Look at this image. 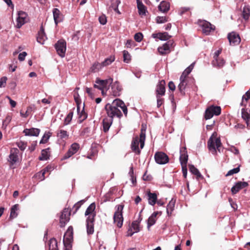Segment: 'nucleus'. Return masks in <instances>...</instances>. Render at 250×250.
<instances>
[{
	"instance_id": "obj_59",
	"label": "nucleus",
	"mask_w": 250,
	"mask_h": 250,
	"mask_svg": "<svg viewBox=\"0 0 250 250\" xmlns=\"http://www.w3.org/2000/svg\"><path fill=\"white\" fill-rule=\"evenodd\" d=\"M99 21L101 24L104 25L106 23V18L105 15H102L99 18Z\"/></svg>"
},
{
	"instance_id": "obj_6",
	"label": "nucleus",
	"mask_w": 250,
	"mask_h": 250,
	"mask_svg": "<svg viewBox=\"0 0 250 250\" xmlns=\"http://www.w3.org/2000/svg\"><path fill=\"white\" fill-rule=\"evenodd\" d=\"M55 48L58 55L63 58L65 56L66 49V43L62 40H59L55 45Z\"/></svg>"
},
{
	"instance_id": "obj_36",
	"label": "nucleus",
	"mask_w": 250,
	"mask_h": 250,
	"mask_svg": "<svg viewBox=\"0 0 250 250\" xmlns=\"http://www.w3.org/2000/svg\"><path fill=\"white\" fill-rule=\"evenodd\" d=\"M180 83L178 85V89L181 93H183L185 89L186 86L187 84V80L185 79H181L180 78Z\"/></svg>"
},
{
	"instance_id": "obj_9",
	"label": "nucleus",
	"mask_w": 250,
	"mask_h": 250,
	"mask_svg": "<svg viewBox=\"0 0 250 250\" xmlns=\"http://www.w3.org/2000/svg\"><path fill=\"white\" fill-rule=\"evenodd\" d=\"M154 158L156 162L160 165H164L168 163L169 158L167 155L162 152H157L155 154Z\"/></svg>"
},
{
	"instance_id": "obj_34",
	"label": "nucleus",
	"mask_w": 250,
	"mask_h": 250,
	"mask_svg": "<svg viewBox=\"0 0 250 250\" xmlns=\"http://www.w3.org/2000/svg\"><path fill=\"white\" fill-rule=\"evenodd\" d=\"M136 1L139 14L143 15H145L146 11L145 6L140 0H136Z\"/></svg>"
},
{
	"instance_id": "obj_19",
	"label": "nucleus",
	"mask_w": 250,
	"mask_h": 250,
	"mask_svg": "<svg viewBox=\"0 0 250 250\" xmlns=\"http://www.w3.org/2000/svg\"><path fill=\"white\" fill-rule=\"evenodd\" d=\"M73 240V230L71 227H69L65 233L63 237V242L71 243Z\"/></svg>"
},
{
	"instance_id": "obj_26",
	"label": "nucleus",
	"mask_w": 250,
	"mask_h": 250,
	"mask_svg": "<svg viewBox=\"0 0 250 250\" xmlns=\"http://www.w3.org/2000/svg\"><path fill=\"white\" fill-rule=\"evenodd\" d=\"M142 220V218L139 217L137 220L132 222L131 227L130 229H132L135 232H138L140 231V223Z\"/></svg>"
},
{
	"instance_id": "obj_29",
	"label": "nucleus",
	"mask_w": 250,
	"mask_h": 250,
	"mask_svg": "<svg viewBox=\"0 0 250 250\" xmlns=\"http://www.w3.org/2000/svg\"><path fill=\"white\" fill-rule=\"evenodd\" d=\"M57 136L61 139L66 140L68 138L69 134L67 131L62 129L60 127L57 132Z\"/></svg>"
},
{
	"instance_id": "obj_7",
	"label": "nucleus",
	"mask_w": 250,
	"mask_h": 250,
	"mask_svg": "<svg viewBox=\"0 0 250 250\" xmlns=\"http://www.w3.org/2000/svg\"><path fill=\"white\" fill-rule=\"evenodd\" d=\"M112 82L113 79L111 78L104 80L97 79L95 82L96 83L94 84V87L102 90V93L104 94V89L106 87L107 84H111Z\"/></svg>"
},
{
	"instance_id": "obj_43",
	"label": "nucleus",
	"mask_w": 250,
	"mask_h": 250,
	"mask_svg": "<svg viewBox=\"0 0 250 250\" xmlns=\"http://www.w3.org/2000/svg\"><path fill=\"white\" fill-rule=\"evenodd\" d=\"M73 115V112L71 111L70 112L68 115L65 117L64 122H63V125H68L71 121L72 117Z\"/></svg>"
},
{
	"instance_id": "obj_21",
	"label": "nucleus",
	"mask_w": 250,
	"mask_h": 250,
	"mask_svg": "<svg viewBox=\"0 0 250 250\" xmlns=\"http://www.w3.org/2000/svg\"><path fill=\"white\" fill-rule=\"evenodd\" d=\"M181 149V155L180 156V161L182 166H187V164L188 160V155L187 152H185V148H183Z\"/></svg>"
},
{
	"instance_id": "obj_35",
	"label": "nucleus",
	"mask_w": 250,
	"mask_h": 250,
	"mask_svg": "<svg viewBox=\"0 0 250 250\" xmlns=\"http://www.w3.org/2000/svg\"><path fill=\"white\" fill-rule=\"evenodd\" d=\"M48 245L49 250H58L57 242L55 238L50 239Z\"/></svg>"
},
{
	"instance_id": "obj_38",
	"label": "nucleus",
	"mask_w": 250,
	"mask_h": 250,
	"mask_svg": "<svg viewBox=\"0 0 250 250\" xmlns=\"http://www.w3.org/2000/svg\"><path fill=\"white\" fill-rule=\"evenodd\" d=\"M49 150V148L44 149L42 150L41 156L39 157V160H46L49 158V154L48 153V151Z\"/></svg>"
},
{
	"instance_id": "obj_61",
	"label": "nucleus",
	"mask_w": 250,
	"mask_h": 250,
	"mask_svg": "<svg viewBox=\"0 0 250 250\" xmlns=\"http://www.w3.org/2000/svg\"><path fill=\"white\" fill-rule=\"evenodd\" d=\"M73 154H74V153L70 149H69L67 153L63 156V159H68Z\"/></svg>"
},
{
	"instance_id": "obj_37",
	"label": "nucleus",
	"mask_w": 250,
	"mask_h": 250,
	"mask_svg": "<svg viewBox=\"0 0 250 250\" xmlns=\"http://www.w3.org/2000/svg\"><path fill=\"white\" fill-rule=\"evenodd\" d=\"M189 169L191 173L196 176L197 179L202 177V175L199 171L198 169L196 168L193 165H189Z\"/></svg>"
},
{
	"instance_id": "obj_16",
	"label": "nucleus",
	"mask_w": 250,
	"mask_h": 250,
	"mask_svg": "<svg viewBox=\"0 0 250 250\" xmlns=\"http://www.w3.org/2000/svg\"><path fill=\"white\" fill-rule=\"evenodd\" d=\"M122 88L118 82H115L111 85V93L115 97L119 96Z\"/></svg>"
},
{
	"instance_id": "obj_17",
	"label": "nucleus",
	"mask_w": 250,
	"mask_h": 250,
	"mask_svg": "<svg viewBox=\"0 0 250 250\" xmlns=\"http://www.w3.org/2000/svg\"><path fill=\"white\" fill-rule=\"evenodd\" d=\"M172 43L169 41L165 43L162 46L159 47L158 50L161 55H165L169 52L170 47L172 46Z\"/></svg>"
},
{
	"instance_id": "obj_56",
	"label": "nucleus",
	"mask_w": 250,
	"mask_h": 250,
	"mask_svg": "<svg viewBox=\"0 0 250 250\" xmlns=\"http://www.w3.org/2000/svg\"><path fill=\"white\" fill-rule=\"evenodd\" d=\"M143 38V34L140 33H137L134 35V39L137 42H140Z\"/></svg>"
},
{
	"instance_id": "obj_18",
	"label": "nucleus",
	"mask_w": 250,
	"mask_h": 250,
	"mask_svg": "<svg viewBox=\"0 0 250 250\" xmlns=\"http://www.w3.org/2000/svg\"><path fill=\"white\" fill-rule=\"evenodd\" d=\"M47 37L45 34L44 29L42 26L41 27L40 30L38 32V36L37 37V42L42 44H43L44 42L47 40Z\"/></svg>"
},
{
	"instance_id": "obj_4",
	"label": "nucleus",
	"mask_w": 250,
	"mask_h": 250,
	"mask_svg": "<svg viewBox=\"0 0 250 250\" xmlns=\"http://www.w3.org/2000/svg\"><path fill=\"white\" fill-rule=\"evenodd\" d=\"M124 205H119L116 206L117 209L114 213L113 219L114 223L116 224L119 228H121L123 225V209L124 208Z\"/></svg>"
},
{
	"instance_id": "obj_45",
	"label": "nucleus",
	"mask_w": 250,
	"mask_h": 250,
	"mask_svg": "<svg viewBox=\"0 0 250 250\" xmlns=\"http://www.w3.org/2000/svg\"><path fill=\"white\" fill-rule=\"evenodd\" d=\"M51 135V133L50 132H45L40 141V144H44L46 143Z\"/></svg>"
},
{
	"instance_id": "obj_30",
	"label": "nucleus",
	"mask_w": 250,
	"mask_h": 250,
	"mask_svg": "<svg viewBox=\"0 0 250 250\" xmlns=\"http://www.w3.org/2000/svg\"><path fill=\"white\" fill-rule=\"evenodd\" d=\"M95 220H86V229L88 234H93L94 232V222Z\"/></svg>"
},
{
	"instance_id": "obj_2",
	"label": "nucleus",
	"mask_w": 250,
	"mask_h": 250,
	"mask_svg": "<svg viewBox=\"0 0 250 250\" xmlns=\"http://www.w3.org/2000/svg\"><path fill=\"white\" fill-rule=\"evenodd\" d=\"M222 146L220 138L217 137V133L214 132L208 141V149L213 154H216L217 150L220 152V148Z\"/></svg>"
},
{
	"instance_id": "obj_14",
	"label": "nucleus",
	"mask_w": 250,
	"mask_h": 250,
	"mask_svg": "<svg viewBox=\"0 0 250 250\" xmlns=\"http://www.w3.org/2000/svg\"><path fill=\"white\" fill-rule=\"evenodd\" d=\"M228 38L230 44L232 45L238 44L241 41L239 35L234 32L229 33L228 36Z\"/></svg>"
},
{
	"instance_id": "obj_11",
	"label": "nucleus",
	"mask_w": 250,
	"mask_h": 250,
	"mask_svg": "<svg viewBox=\"0 0 250 250\" xmlns=\"http://www.w3.org/2000/svg\"><path fill=\"white\" fill-rule=\"evenodd\" d=\"M70 212L68 208H65L62 210L60 218L61 227H64L65 224L69 221Z\"/></svg>"
},
{
	"instance_id": "obj_39",
	"label": "nucleus",
	"mask_w": 250,
	"mask_h": 250,
	"mask_svg": "<svg viewBox=\"0 0 250 250\" xmlns=\"http://www.w3.org/2000/svg\"><path fill=\"white\" fill-rule=\"evenodd\" d=\"M175 201L172 199L168 203L167 206V213L169 215L171 213V212L173 210L175 207Z\"/></svg>"
},
{
	"instance_id": "obj_44",
	"label": "nucleus",
	"mask_w": 250,
	"mask_h": 250,
	"mask_svg": "<svg viewBox=\"0 0 250 250\" xmlns=\"http://www.w3.org/2000/svg\"><path fill=\"white\" fill-rule=\"evenodd\" d=\"M171 36L169 35L167 32L160 33L158 38L162 41H166L171 38Z\"/></svg>"
},
{
	"instance_id": "obj_33",
	"label": "nucleus",
	"mask_w": 250,
	"mask_h": 250,
	"mask_svg": "<svg viewBox=\"0 0 250 250\" xmlns=\"http://www.w3.org/2000/svg\"><path fill=\"white\" fill-rule=\"evenodd\" d=\"M19 209V205L16 204L14 205L11 208L10 218L14 219L17 217L18 212L17 211Z\"/></svg>"
},
{
	"instance_id": "obj_5",
	"label": "nucleus",
	"mask_w": 250,
	"mask_h": 250,
	"mask_svg": "<svg viewBox=\"0 0 250 250\" xmlns=\"http://www.w3.org/2000/svg\"><path fill=\"white\" fill-rule=\"evenodd\" d=\"M221 108L218 106L211 105L208 107L205 113V118L206 120L211 119L213 115L218 116L220 114Z\"/></svg>"
},
{
	"instance_id": "obj_12",
	"label": "nucleus",
	"mask_w": 250,
	"mask_h": 250,
	"mask_svg": "<svg viewBox=\"0 0 250 250\" xmlns=\"http://www.w3.org/2000/svg\"><path fill=\"white\" fill-rule=\"evenodd\" d=\"M96 205L95 203L91 204L87 208L85 212V215L88 216L86 220H95V217L96 216Z\"/></svg>"
},
{
	"instance_id": "obj_31",
	"label": "nucleus",
	"mask_w": 250,
	"mask_h": 250,
	"mask_svg": "<svg viewBox=\"0 0 250 250\" xmlns=\"http://www.w3.org/2000/svg\"><path fill=\"white\" fill-rule=\"evenodd\" d=\"M147 195L148 197V203L152 206H154L156 204L157 201L156 194L155 193H151L150 192H148Z\"/></svg>"
},
{
	"instance_id": "obj_13",
	"label": "nucleus",
	"mask_w": 250,
	"mask_h": 250,
	"mask_svg": "<svg viewBox=\"0 0 250 250\" xmlns=\"http://www.w3.org/2000/svg\"><path fill=\"white\" fill-rule=\"evenodd\" d=\"M19 150L18 148H13L11 149L10 153L8 159V161L10 163L11 165H13L19 161Z\"/></svg>"
},
{
	"instance_id": "obj_3",
	"label": "nucleus",
	"mask_w": 250,
	"mask_h": 250,
	"mask_svg": "<svg viewBox=\"0 0 250 250\" xmlns=\"http://www.w3.org/2000/svg\"><path fill=\"white\" fill-rule=\"evenodd\" d=\"M146 139L145 130H141L140 137H136L134 138L131 143V148L132 150L137 154H140L141 151L139 148V144L140 143V147L142 149L145 145Z\"/></svg>"
},
{
	"instance_id": "obj_49",
	"label": "nucleus",
	"mask_w": 250,
	"mask_h": 250,
	"mask_svg": "<svg viewBox=\"0 0 250 250\" xmlns=\"http://www.w3.org/2000/svg\"><path fill=\"white\" fill-rule=\"evenodd\" d=\"M84 202V200H82L77 203H76L73 206V208L75 209L74 211V213H75L77 210L79 209V208L81 207V206L83 204V203Z\"/></svg>"
},
{
	"instance_id": "obj_28",
	"label": "nucleus",
	"mask_w": 250,
	"mask_h": 250,
	"mask_svg": "<svg viewBox=\"0 0 250 250\" xmlns=\"http://www.w3.org/2000/svg\"><path fill=\"white\" fill-rule=\"evenodd\" d=\"M53 18L56 25L62 21L60 17L61 12L58 8H54L53 10Z\"/></svg>"
},
{
	"instance_id": "obj_32",
	"label": "nucleus",
	"mask_w": 250,
	"mask_h": 250,
	"mask_svg": "<svg viewBox=\"0 0 250 250\" xmlns=\"http://www.w3.org/2000/svg\"><path fill=\"white\" fill-rule=\"evenodd\" d=\"M225 61L223 58H215L212 61V63L214 66L222 67L225 64Z\"/></svg>"
},
{
	"instance_id": "obj_54",
	"label": "nucleus",
	"mask_w": 250,
	"mask_h": 250,
	"mask_svg": "<svg viewBox=\"0 0 250 250\" xmlns=\"http://www.w3.org/2000/svg\"><path fill=\"white\" fill-rule=\"evenodd\" d=\"M17 145L19 148L22 151L24 150L27 146L26 143L22 141L17 142Z\"/></svg>"
},
{
	"instance_id": "obj_25",
	"label": "nucleus",
	"mask_w": 250,
	"mask_h": 250,
	"mask_svg": "<svg viewBox=\"0 0 250 250\" xmlns=\"http://www.w3.org/2000/svg\"><path fill=\"white\" fill-rule=\"evenodd\" d=\"M242 117L246 121L247 125H249V122L250 120V110L248 109L243 108L242 109Z\"/></svg>"
},
{
	"instance_id": "obj_24",
	"label": "nucleus",
	"mask_w": 250,
	"mask_h": 250,
	"mask_svg": "<svg viewBox=\"0 0 250 250\" xmlns=\"http://www.w3.org/2000/svg\"><path fill=\"white\" fill-rule=\"evenodd\" d=\"M169 3L165 1H162L158 6L159 10L163 13H167L169 10Z\"/></svg>"
},
{
	"instance_id": "obj_51",
	"label": "nucleus",
	"mask_w": 250,
	"mask_h": 250,
	"mask_svg": "<svg viewBox=\"0 0 250 250\" xmlns=\"http://www.w3.org/2000/svg\"><path fill=\"white\" fill-rule=\"evenodd\" d=\"M250 14V9L248 8L244 7L243 10V17L244 19L247 20L249 19Z\"/></svg>"
},
{
	"instance_id": "obj_22",
	"label": "nucleus",
	"mask_w": 250,
	"mask_h": 250,
	"mask_svg": "<svg viewBox=\"0 0 250 250\" xmlns=\"http://www.w3.org/2000/svg\"><path fill=\"white\" fill-rule=\"evenodd\" d=\"M23 132L26 136H38L40 132V130L36 128H26L24 130Z\"/></svg>"
},
{
	"instance_id": "obj_60",
	"label": "nucleus",
	"mask_w": 250,
	"mask_h": 250,
	"mask_svg": "<svg viewBox=\"0 0 250 250\" xmlns=\"http://www.w3.org/2000/svg\"><path fill=\"white\" fill-rule=\"evenodd\" d=\"M190 73V72L186 68L184 71L182 73L180 78L181 79H187V77L188 76V75Z\"/></svg>"
},
{
	"instance_id": "obj_41",
	"label": "nucleus",
	"mask_w": 250,
	"mask_h": 250,
	"mask_svg": "<svg viewBox=\"0 0 250 250\" xmlns=\"http://www.w3.org/2000/svg\"><path fill=\"white\" fill-rule=\"evenodd\" d=\"M115 60L114 56H110L109 58L106 59L102 63H101L103 67L106 66L111 64Z\"/></svg>"
},
{
	"instance_id": "obj_27",
	"label": "nucleus",
	"mask_w": 250,
	"mask_h": 250,
	"mask_svg": "<svg viewBox=\"0 0 250 250\" xmlns=\"http://www.w3.org/2000/svg\"><path fill=\"white\" fill-rule=\"evenodd\" d=\"M158 214V212H154L152 215L148 218L147 220V229H149V228L153 225L156 220V216Z\"/></svg>"
},
{
	"instance_id": "obj_47",
	"label": "nucleus",
	"mask_w": 250,
	"mask_h": 250,
	"mask_svg": "<svg viewBox=\"0 0 250 250\" xmlns=\"http://www.w3.org/2000/svg\"><path fill=\"white\" fill-rule=\"evenodd\" d=\"M120 1L119 0H116L115 1L112 3L111 7L113 8L114 10L117 12L118 14H120V11L118 10V6L120 3Z\"/></svg>"
},
{
	"instance_id": "obj_42",
	"label": "nucleus",
	"mask_w": 250,
	"mask_h": 250,
	"mask_svg": "<svg viewBox=\"0 0 250 250\" xmlns=\"http://www.w3.org/2000/svg\"><path fill=\"white\" fill-rule=\"evenodd\" d=\"M103 67L101 63L98 62H95L92 66L91 67V71L93 72H96L98 71Z\"/></svg>"
},
{
	"instance_id": "obj_1",
	"label": "nucleus",
	"mask_w": 250,
	"mask_h": 250,
	"mask_svg": "<svg viewBox=\"0 0 250 250\" xmlns=\"http://www.w3.org/2000/svg\"><path fill=\"white\" fill-rule=\"evenodd\" d=\"M105 109L107 115L112 119L114 117L121 118L123 116L121 109L123 110L125 116L127 114V107L124 102L119 99L114 100L111 104H106Z\"/></svg>"
},
{
	"instance_id": "obj_50",
	"label": "nucleus",
	"mask_w": 250,
	"mask_h": 250,
	"mask_svg": "<svg viewBox=\"0 0 250 250\" xmlns=\"http://www.w3.org/2000/svg\"><path fill=\"white\" fill-rule=\"evenodd\" d=\"M156 20L158 23H163L168 21V18L166 17L158 16L156 18Z\"/></svg>"
},
{
	"instance_id": "obj_58",
	"label": "nucleus",
	"mask_w": 250,
	"mask_h": 250,
	"mask_svg": "<svg viewBox=\"0 0 250 250\" xmlns=\"http://www.w3.org/2000/svg\"><path fill=\"white\" fill-rule=\"evenodd\" d=\"M7 77H3L0 79V87H5L6 83Z\"/></svg>"
},
{
	"instance_id": "obj_40",
	"label": "nucleus",
	"mask_w": 250,
	"mask_h": 250,
	"mask_svg": "<svg viewBox=\"0 0 250 250\" xmlns=\"http://www.w3.org/2000/svg\"><path fill=\"white\" fill-rule=\"evenodd\" d=\"M78 114L79 115L80 123H82L83 121L87 118V114L84 111V107H83L81 112H80V110H79V112H78Z\"/></svg>"
},
{
	"instance_id": "obj_46",
	"label": "nucleus",
	"mask_w": 250,
	"mask_h": 250,
	"mask_svg": "<svg viewBox=\"0 0 250 250\" xmlns=\"http://www.w3.org/2000/svg\"><path fill=\"white\" fill-rule=\"evenodd\" d=\"M124 61L126 63H128L131 59V56L127 51H123Z\"/></svg>"
},
{
	"instance_id": "obj_53",
	"label": "nucleus",
	"mask_w": 250,
	"mask_h": 250,
	"mask_svg": "<svg viewBox=\"0 0 250 250\" xmlns=\"http://www.w3.org/2000/svg\"><path fill=\"white\" fill-rule=\"evenodd\" d=\"M240 166H238V167L234 168L232 169H231L229 170L228 173L226 174V176H229L231 175H233V174H235L238 173L240 171Z\"/></svg>"
},
{
	"instance_id": "obj_62",
	"label": "nucleus",
	"mask_w": 250,
	"mask_h": 250,
	"mask_svg": "<svg viewBox=\"0 0 250 250\" xmlns=\"http://www.w3.org/2000/svg\"><path fill=\"white\" fill-rule=\"evenodd\" d=\"M157 107H160L161 105L163 104L164 102V99L160 97V96L157 95Z\"/></svg>"
},
{
	"instance_id": "obj_63",
	"label": "nucleus",
	"mask_w": 250,
	"mask_h": 250,
	"mask_svg": "<svg viewBox=\"0 0 250 250\" xmlns=\"http://www.w3.org/2000/svg\"><path fill=\"white\" fill-rule=\"evenodd\" d=\"M27 53L25 52H22L19 55L18 59L20 61H23L25 59Z\"/></svg>"
},
{
	"instance_id": "obj_10",
	"label": "nucleus",
	"mask_w": 250,
	"mask_h": 250,
	"mask_svg": "<svg viewBox=\"0 0 250 250\" xmlns=\"http://www.w3.org/2000/svg\"><path fill=\"white\" fill-rule=\"evenodd\" d=\"M198 24L202 27L203 32L206 35H208L211 30H214V27L206 21L199 20Z\"/></svg>"
},
{
	"instance_id": "obj_20",
	"label": "nucleus",
	"mask_w": 250,
	"mask_h": 250,
	"mask_svg": "<svg viewBox=\"0 0 250 250\" xmlns=\"http://www.w3.org/2000/svg\"><path fill=\"white\" fill-rule=\"evenodd\" d=\"M165 81L161 80L159 82V84L157 86L156 92L157 95L163 96L165 93Z\"/></svg>"
},
{
	"instance_id": "obj_57",
	"label": "nucleus",
	"mask_w": 250,
	"mask_h": 250,
	"mask_svg": "<svg viewBox=\"0 0 250 250\" xmlns=\"http://www.w3.org/2000/svg\"><path fill=\"white\" fill-rule=\"evenodd\" d=\"M51 169V167L47 166L42 171V178L41 179V180H43L44 179V178H45L44 174H45L46 172H49L50 171Z\"/></svg>"
},
{
	"instance_id": "obj_8",
	"label": "nucleus",
	"mask_w": 250,
	"mask_h": 250,
	"mask_svg": "<svg viewBox=\"0 0 250 250\" xmlns=\"http://www.w3.org/2000/svg\"><path fill=\"white\" fill-rule=\"evenodd\" d=\"M18 16L16 27L18 28H20L24 24L27 22V15L25 12L20 11L18 12Z\"/></svg>"
},
{
	"instance_id": "obj_48",
	"label": "nucleus",
	"mask_w": 250,
	"mask_h": 250,
	"mask_svg": "<svg viewBox=\"0 0 250 250\" xmlns=\"http://www.w3.org/2000/svg\"><path fill=\"white\" fill-rule=\"evenodd\" d=\"M74 100L77 104V112H79L80 110V104H81V100L80 96L78 93H75L74 95Z\"/></svg>"
},
{
	"instance_id": "obj_55",
	"label": "nucleus",
	"mask_w": 250,
	"mask_h": 250,
	"mask_svg": "<svg viewBox=\"0 0 250 250\" xmlns=\"http://www.w3.org/2000/svg\"><path fill=\"white\" fill-rule=\"evenodd\" d=\"M79 148V145L77 143L73 144L69 149H70L74 154L76 153Z\"/></svg>"
},
{
	"instance_id": "obj_15",
	"label": "nucleus",
	"mask_w": 250,
	"mask_h": 250,
	"mask_svg": "<svg viewBox=\"0 0 250 250\" xmlns=\"http://www.w3.org/2000/svg\"><path fill=\"white\" fill-rule=\"evenodd\" d=\"M249 184L246 182H238L231 189L232 194L237 193L240 190L248 187Z\"/></svg>"
},
{
	"instance_id": "obj_52",
	"label": "nucleus",
	"mask_w": 250,
	"mask_h": 250,
	"mask_svg": "<svg viewBox=\"0 0 250 250\" xmlns=\"http://www.w3.org/2000/svg\"><path fill=\"white\" fill-rule=\"evenodd\" d=\"M33 108L31 106H29L27 107L26 111L25 113H23L21 111L20 114L21 116L24 118L27 117L32 111Z\"/></svg>"
},
{
	"instance_id": "obj_23",
	"label": "nucleus",
	"mask_w": 250,
	"mask_h": 250,
	"mask_svg": "<svg viewBox=\"0 0 250 250\" xmlns=\"http://www.w3.org/2000/svg\"><path fill=\"white\" fill-rule=\"evenodd\" d=\"M113 119L112 118H105L103 121V130L104 132H107L112 123Z\"/></svg>"
},
{
	"instance_id": "obj_64",
	"label": "nucleus",
	"mask_w": 250,
	"mask_h": 250,
	"mask_svg": "<svg viewBox=\"0 0 250 250\" xmlns=\"http://www.w3.org/2000/svg\"><path fill=\"white\" fill-rule=\"evenodd\" d=\"M249 99H250V91H247L245 95H243L242 97L243 100H245L246 101H247Z\"/></svg>"
}]
</instances>
